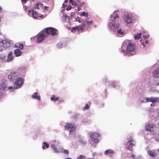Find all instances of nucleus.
<instances>
[{"label": "nucleus", "instance_id": "c03bdc74", "mask_svg": "<svg viewBox=\"0 0 159 159\" xmlns=\"http://www.w3.org/2000/svg\"><path fill=\"white\" fill-rule=\"evenodd\" d=\"M67 17L66 15H64L62 16V19H63V20H65L66 19Z\"/></svg>", "mask_w": 159, "mask_h": 159}, {"label": "nucleus", "instance_id": "f3484780", "mask_svg": "<svg viewBox=\"0 0 159 159\" xmlns=\"http://www.w3.org/2000/svg\"><path fill=\"white\" fill-rule=\"evenodd\" d=\"M119 25L118 24H110L109 25V26L110 27V28L113 31V30L114 29H115L116 28H117L118 27H119Z\"/></svg>", "mask_w": 159, "mask_h": 159}, {"label": "nucleus", "instance_id": "a18cd8bd", "mask_svg": "<svg viewBox=\"0 0 159 159\" xmlns=\"http://www.w3.org/2000/svg\"><path fill=\"white\" fill-rule=\"evenodd\" d=\"M149 36V35L148 34H147V35H143V36L144 38H145L144 39H146L148 38Z\"/></svg>", "mask_w": 159, "mask_h": 159}, {"label": "nucleus", "instance_id": "f03ea898", "mask_svg": "<svg viewBox=\"0 0 159 159\" xmlns=\"http://www.w3.org/2000/svg\"><path fill=\"white\" fill-rule=\"evenodd\" d=\"M24 83V80L21 78H19L17 79L14 84V87L15 89L20 88L21 87Z\"/></svg>", "mask_w": 159, "mask_h": 159}, {"label": "nucleus", "instance_id": "37998d69", "mask_svg": "<svg viewBox=\"0 0 159 159\" xmlns=\"http://www.w3.org/2000/svg\"><path fill=\"white\" fill-rule=\"evenodd\" d=\"M72 8V7L70 5H69L66 8V10L67 11H68L69 10H71Z\"/></svg>", "mask_w": 159, "mask_h": 159}, {"label": "nucleus", "instance_id": "603ef678", "mask_svg": "<svg viewBox=\"0 0 159 159\" xmlns=\"http://www.w3.org/2000/svg\"><path fill=\"white\" fill-rule=\"evenodd\" d=\"M21 1L22 2H26L27 0H21Z\"/></svg>", "mask_w": 159, "mask_h": 159}, {"label": "nucleus", "instance_id": "20e7f679", "mask_svg": "<svg viewBox=\"0 0 159 159\" xmlns=\"http://www.w3.org/2000/svg\"><path fill=\"white\" fill-rule=\"evenodd\" d=\"M100 137L99 134L96 133H92L90 135L91 141L94 143H97L99 142V139Z\"/></svg>", "mask_w": 159, "mask_h": 159}, {"label": "nucleus", "instance_id": "09e8293b", "mask_svg": "<svg viewBox=\"0 0 159 159\" xmlns=\"http://www.w3.org/2000/svg\"><path fill=\"white\" fill-rule=\"evenodd\" d=\"M75 12H72L70 13L71 16H73L75 14Z\"/></svg>", "mask_w": 159, "mask_h": 159}, {"label": "nucleus", "instance_id": "a878e982", "mask_svg": "<svg viewBox=\"0 0 159 159\" xmlns=\"http://www.w3.org/2000/svg\"><path fill=\"white\" fill-rule=\"evenodd\" d=\"M59 99V98H56L55 96L53 95L51 98V100L52 101H54V102L58 100Z\"/></svg>", "mask_w": 159, "mask_h": 159}, {"label": "nucleus", "instance_id": "a211bd4d", "mask_svg": "<svg viewBox=\"0 0 159 159\" xmlns=\"http://www.w3.org/2000/svg\"><path fill=\"white\" fill-rule=\"evenodd\" d=\"M140 42L142 45L143 46L145 47L146 46V44L148 45V41L146 39H144L143 40L142 39L140 40Z\"/></svg>", "mask_w": 159, "mask_h": 159}, {"label": "nucleus", "instance_id": "864d4df0", "mask_svg": "<svg viewBox=\"0 0 159 159\" xmlns=\"http://www.w3.org/2000/svg\"><path fill=\"white\" fill-rule=\"evenodd\" d=\"M156 86H159V83H157L156 84Z\"/></svg>", "mask_w": 159, "mask_h": 159}, {"label": "nucleus", "instance_id": "6e6d98bb", "mask_svg": "<svg viewBox=\"0 0 159 159\" xmlns=\"http://www.w3.org/2000/svg\"><path fill=\"white\" fill-rule=\"evenodd\" d=\"M68 2V0H65V2L66 3H67Z\"/></svg>", "mask_w": 159, "mask_h": 159}, {"label": "nucleus", "instance_id": "7c9ffc66", "mask_svg": "<svg viewBox=\"0 0 159 159\" xmlns=\"http://www.w3.org/2000/svg\"><path fill=\"white\" fill-rule=\"evenodd\" d=\"M42 5V4L40 2H38L35 5V6L34 7V9H39V5Z\"/></svg>", "mask_w": 159, "mask_h": 159}, {"label": "nucleus", "instance_id": "6e6552de", "mask_svg": "<svg viewBox=\"0 0 159 159\" xmlns=\"http://www.w3.org/2000/svg\"><path fill=\"white\" fill-rule=\"evenodd\" d=\"M134 145V144H133V139L130 138L127 144V146H128V147L126 148L132 151L133 149L132 147Z\"/></svg>", "mask_w": 159, "mask_h": 159}, {"label": "nucleus", "instance_id": "f704fd0d", "mask_svg": "<svg viewBox=\"0 0 159 159\" xmlns=\"http://www.w3.org/2000/svg\"><path fill=\"white\" fill-rule=\"evenodd\" d=\"M89 108V107L88 104H86L84 107H83V109L84 111L85 109L88 110Z\"/></svg>", "mask_w": 159, "mask_h": 159}, {"label": "nucleus", "instance_id": "de8ad7c7", "mask_svg": "<svg viewBox=\"0 0 159 159\" xmlns=\"http://www.w3.org/2000/svg\"><path fill=\"white\" fill-rule=\"evenodd\" d=\"M13 89L12 86H10L8 87V89L9 90H11Z\"/></svg>", "mask_w": 159, "mask_h": 159}, {"label": "nucleus", "instance_id": "2f4dec72", "mask_svg": "<svg viewBox=\"0 0 159 159\" xmlns=\"http://www.w3.org/2000/svg\"><path fill=\"white\" fill-rule=\"evenodd\" d=\"M82 20H81V18L79 16H77L75 19V21L78 22L79 23L82 22Z\"/></svg>", "mask_w": 159, "mask_h": 159}, {"label": "nucleus", "instance_id": "4c0bfd02", "mask_svg": "<svg viewBox=\"0 0 159 159\" xmlns=\"http://www.w3.org/2000/svg\"><path fill=\"white\" fill-rule=\"evenodd\" d=\"M117 32L118 34H120V35H122L123 34V31H122L120 29L119 30H117Z\"/></svg>", "mask_w": 159, "mask_h": 159}, {"label": "nucleus", "instance_id": "8fccbe9b", "mask_svg": "<svg viewBox=\"0 0 159 159\" xmlns=\"http://www.w3.org/2000/svg\"><path fill=\"white\" fill-rule=\"evenodd\" d=\"M62 7H63V8H65L66 7V4H63Z\"/></svg>", "mask_w": 159, "mask_h": 159}, {"label": "nucleus", "instance_id": "473e14b6", "mask_svg": "<svg viewBox=\"0 0 159 159\" xmlns=\"http://www.w3.org/2000/svg\"><path fill=\"white\" fill-rule=\"evenodd\" d=\"M111 18H113L114 19H116V18H118L119 17L118 15L117 14H114L111 15Z\"/></svg>", "mask_w": 159, "mask_h": 159}, {"label": "nucleus", "instance_id": "ea45409f", "mask_svg": "<svg viewBox=\"0 0 159 159\" xmlns=\"http://www.w3.org/2000/svg\"><path fill=\"white\" fill-rule=\"evenodd\" d=\"M2 87H1V85H0V89H4L6 88V86L4 84H2Z\"/></svg>", "mask_w": 159, "mask_h": 159}, {"label": "nucleus", "instance_id": "ddd939ff", "mask_svg": "<svg viewBox=\"0 0 159 159\" xmlns=\"http://www.w3.org/2000/svg\"><path fill=\"white\" fill-rule=\"evenodd\" d=\"M28 11L30 14V13L32 12V16L34 18L36 19L38 17V13L35 11H34L33 9H31L30 10H29Z\"/></svg>", "mask_w": 159, "mask_h": 159}, {"label": "nucleus", "instance_id": "72a5a7b5", "mask_svg": "<svg viewBox=\"0 0 159 159\" xmlns=\"http://www.w3.org/2000/svg\"><path fill=\"white\" fill-rule=\"evenodd\" d=\"M4 50L3 46L1 41H0V51H2Z\"/></svg>", "mask_w": 159, "mask_h": 159}, {"label": "nucleus", "instance_id": "aec40b11", "mask_svg": "<svg viewBox=\"0 0 159 159\" xmlns=\"http://www.w3.org/2000/svg\"><path fill=\"white\" fill-rule=\"evenodd\" d=\"M31 97L33 98H36L38 100L40 101V97L38 95L37 92L34 93V94L31 96Z\"/></svg>", "mask_w": 159, "mask_h": 159}, {"label": "nucleus", "instance_id": "3c124183", "mask_svg": "<svg viewBox=\"0 0 159 159\" xmlns=\"http://www.w3.org/2000/svg\"><path fill=\"white\" fill-rule=\"evenodd\" d=\"M78 8H77V10L78 11H80L81 10V8H80V7L79 6L78 7Z\"/></svg>", "mask_w": 159, "mask_h": 159}, {"label": "nucleus", "instance_id": "5701e85b", "mask_svg": "<svg viewBox=\"0 0 159 159\" xmlns=\"http://www.w3.org/2000/svg\"><path fill=\"white\" fill-rule=\"evenodd\" d=\"M79 27H78V25L77 26H76L75 27H74L72 28L71 30V31L72 32H75L76 31V30L79 32H80L81 30H79Z\"/></svg>", "mask_w": 159, "mask_h": 159}, {"label": "nucleus", "instance_id": "e433bc0d", "mask_svg": "<svg viewBox=\"0 0 159 159\" xmlns=\"http://www.w3.org/2000/svg\"><path fill=\"white\" fill-rule=\"evenodd\" d=\"M80 142L81 144H82L83 145H85L87 143L85 141H84L83 139H80Z\"/></svg>", "mask_w": 159, "mask_h": 159}, {"label": "nucleus", "instance_id": "052dcab7", "mask_svg": "<svg viewBox=\"0 0 159 159\" xmlns=\"http://www.w3.org/2000/svg\"><path fill=\"white\" fill-rule=\"evenodd\" d=\"M113 87H115V85H113Z\"/></svg>", "mask_w": 159, "mask_h": 159}, {"label": "nucleus", "instance_id": "b1692460", "mask_svg": "<svg viewBox=\"0 0 159 159\" xmlns=\"http://www.w3.org/2000/svg\"><path fill=\"white\" fill-rule=\"evenodd\" d=\"M148 154L152 157H155L156 155V153L154 151L149 150L148 151Z\"/></svg>", "mask_w": 159, "mask_h": 159}, {"label": "nucleus", "instance_id": "423d86ee", "mask_svg": "<svg viewBox=\"0 0 159 159\" xmlns=\"http://www.w3.org/2000/svg\"><path fill=\"white\" fill-rule=\"evenodd\" d=\"M19 73L17 72H13L11 73L8 76V79L10 80H15L19 77Z\"/></svg>", "mask_w": 159, "mask_h": 159}, {"label": "nucleus", "instance_id": "6ab92c4d", "mask_svg": "<svg viewBox=\"0 0 159 159\" xmlns=\"http://www.w3.org/2000/svg\"><path fill=\"white\" fill-rule=\"evenodd\" d=\"M125 21L126 23L127 24L131 23V19L129 17V15H126L125 18Z\"/></svg>", "mask_w": 159, "mask_h": 159}, {"label": "nucleus", "instance_id": "393cba45", "mask_svg": "<svg viewBox=\"0 0 159 159\" xmlns=\"http://www.w3.org/2000/svg\"><path fill=\"white\" fill-rule=\"evenodd\" d=\"M70 3H71L72 5H74L75 7H78L79 4L77 3L75 1H73V0H69Z\"/></svg>", "mask_w": 159, "mask_h": 159}, {"label": "nucleus", "instance_id": "c9c22d12", "mask_svg": "<svg viewBox=\"0 0 159 159\" xmlns=\"http://www.w3.org/2000/svg\"><path fill=\"white\" fill-rule=\"evenodd\" d=\"M78 3L79 4V6L80 7H82L84 4V3L83 2H81L80 1L78 0Z\"/></svg>", "mask_w": 159, "mask_h": 159}, {"label": "nucleus", "instance_id": "4d7b16f0", "mask_svg": "<svg viewBox=\"0 0 159 159\" xmlns=\"http://www.w3.org/2000/svg\"><path fill=\"white\" fill-rule=\"evenodd\" d=\"M2 11V8L1 7H0V12H1Z\"/></svg>", "mask_w": 159, "mask_h": 159}, {"label": "nucleus", "instance_id": "9d476101", "mask_svg": "<svg viewBox=\"0 0 159 159\" xmlns=\"http://www.w3.org/2000/svg\"><path fill=\"white\" fill-rule=\"evenodd\" d=\"M45 35L44 33H41L39 34L37 38V43H41L44 39Z\"/></svg>", "mask_w": 159, "mask_h": 159}, {"label": "nucleus", "instance_id": "c756f323", "mask_svg": "<svg viewBox=\"0 0 159 159\" xmlns=\"http://www.w3.org/2000/svg\"><path fill=\"white\" fill-rule=\"evenodd\" d=\"M80 16H84L86 17H87L88 16L89 14L87 12H85L84 11H83L81 13Z\"/></svg>", "mask_w": 159, "mask_h": 159}, {"label": "nucleus", "instance_id": "2eb2a0df", "mask_svg": "<svg viewBox=\"0 0 159 159\" xmlns=\"http://www.w3.org/2000/svg\"><path fill=\"white\" fill-rule=\"evenodd\" d=\"M114 152L111 149H107L105 152V154L110 157H112Z\"/></svg>", "mask_w": 159, "mask_h": 159}, {"label": "nucleus", "instance_id": "58836bf2", "mask_svg": "<svg viewBox=\"0 0 159 159\" xmlns=\"http://www.w3.org/2000/svg\"><path fill=\"white\" fill-rule=\"evenodd\" d=\"M51 146L52 147V148H53L55 152H58V151L57 150V148H55V146L54 145H52Z\"/></svg>", "mask_w": 159, "mask_h": 159}, {"label": "nucleus", "instance_id": "dca6fc26", "mask_svg": "<svg viewBox=\"0 0 159 159\" xmlns=\"http://www.w3.org/2000/svg\"><path fill=\"white\" fill-rule=\"evenodd\" d=\"M14 53L16 57H18L21 55L22 52L20 49H16L14 51Z\"/></svg>", "mask_w": 159, "mask_h": 159}, {"label": "nucleus", "instance_id": "4be33fe9", "mask_svg": "<svg viewBox=\"0 0 159 159\" xmlns=\"http://www.w3.org/2000/svg\"><path fill=\"white\" fill-rule=\"evenodd\" d=\"M15 46L21 49H23L24 48L23 44L22 43H17L15 44Z\"/></svg>", "mask_w": 159, "mask_h": 159}, {"label": "nucleus", "instance_id": "0eeeda50", "mask_svg": "<svg viewBox=\"0 0 159 159\" xmlns=\"http://www.w3.org/2000/svg\"><path fill=\"white\" fill-rule=\"evenodd\" d=\"M145 100L147 102H151L154 103L156 102H158L159 98L158 97H152L150 98H146Z\"/></svg>", "mask_w": 159, "mask_h": 159}, {"label": "nucleus", "instance_id": "cd10ccee", "mask_svg": "<svg viewBox=\"0 0 159 159\" xmlns=\"http://www.w3.org/2000/svg\"><path fill=\"white\" fill-rule=\"evenodd\" d=\"M43 146L42 147V148L43 149H45V146H46L47 148H49V144L47 143L46 142H44L43 143Z\"/></svg>", "mask_w": 159, "mask_h": 159}, {"label": "nucleus", "instance_id": "49530a36", "mask_svg": "<svg viewBox=\"0 0 159 159\" xmlns=\"http://www.w3.org/2000/svg\"><path fill=\"white\" fill-rule=\"evenodd\" d=\"M131 156L133 159H134L135 158V155L133 154L132 153H131Z\"/></svg>", "mask_w": 159, "mask_h": 159}, {"label": "nucleus", "instance_id": "39448f33", "mask_svg": "<svg viewBox=\"0 0 159 159\" xmlns=\"http://www.w3.org/2000/svg\"><path fill=\"white\" fill-rule=\"evenodd\" d=\"M65 128L66 129H69L70 133L74 131L75 129V126L71 124H69L65 126Z\"/></svg>", "mask_w": 159, "mask_h": 159}, {"label": "nucleus", "instance_id": "f8f14e48", "mask_svg": "<svg viewBox=\"0 0 159 159\" xmlns=\"http://www.w3.org/2000/svg\"><path fill=\"white\" fill-rule=\"evenodd\" d=\"M82 23L78 25L79 27V30H81V32L84 31V28L83 27H85L86 25V23L84 21H82Z\"/></svg>", "mask_w": 159, "mask_h": 159}, {"label": "nucleus", "instance_id": "680f3d73", "mask_svg": "<svg viewBox=\"0 0 159 159\" xmlns=\"http://www.w3.org/2000/svg\"><path fill=\"white\" fill-rule=\"evenodd\" d=\"M158 152H159V149H158Z\"/></svg>", "mask_w": 159, "mask_h": 159}, {"label": "nucleus", "instance_id": "9b49d317", "mask_svg": "<svg viewBox=\"0 0 159 159\" xmlns=\"http://www.w3.org/2000/svg\"><path fill=\"white\" fill-rule=\"evenodd\" d=\"M14 59V57L12 56V52L11 51L8 55L7 61L9 62L12 61Z\"/></svg>", "mask_w": 159, "mask_h": 159}, {"label": "nucleus", "instance_id": "13d9d810", "mask_svg": "<svg viewBox=\"0 0 159 159\" xmlns=\"http://www.w3.org/2000/svg\"><path fill=\"white\" fill-rule=\"evenodd\" d=\"M65 159H72L68 157V158H66Z\"/></svg>", "mask_w": 159, "mask_h": 159}, {"label": "nucleus", "instance_id": "412c9836", "mask_svg": "<svg viewBox=\"0 0 159 159\" xmlns=\"http://www.w3.org/2000/svg\"><path fill=\"white\" fill-rule=\"evenodd\" d=\"M153 75L155 77H159V68L154 71Z\"/></svg>", "mask_w": 159, "mask_h": 159}, {"label": "nucleus", "instance_id": "a19ab883", "mask_svg": "<svg viewBox=\"0 0 159 159\" xmlns=\"http://www.w3.org/2000/svg\"><path fill=\"white\" fill-rule=\"evenodd\" d=\"M85 156H84L82 155H80L79 156L78 159H85Z\"/></svg>", "mask_w": 159, "mask_h": 159}, {"label": "nucleus", "instance_id": "4468645a", "mask_svg": "<svg viewBox=\"0 0 159 159\" xmlns=\"http://www.w3.org/2000/svg\"><path fill=\"white\" fill-rule=\"evenodd\" d=\"M1 42L2 43L3 45V46L4 49L9 47L10 45V42L8 41L4 40L1 41Z\"/></svg>", "mask_w": 159, "mask_h": 159}, {"label": "nucleus", "instance_id": "7ed1b4c3", "mask_svg": "<svg viewBox=\"0 0 159 159\" xmlns=\"http://www.w3.org/2000/svg\"><path fill=\"white\" fill-rule=\"evenodd\" d=\"M46 33L48 34H51L52 36H54L57 34V31L55 28L49 27L45 29Z\"/></svg>", "mask_w": 159, "mask_h": 159}, {"label": "nucleus", "instance_id": "f257e3e1", "mask_svg": "<svg viewBox=\"0 0 159 159\" xmlns=\"http://www.w3.org/2000/svg\"><path fill=\"white\" fill-rule=\"evenodd\" d=\"M126 51L122 50L121 51L123 53L124 55L128 54V56L133 55L136 52V48L134 44L129 43L127 44L126 47Z\"/></svg>", "mask_w": 159, "mask_h": 159}, {"label": "nucleus", "instance_id": "79ce46f5", "mask_svg": "<svg viewBox=\"0 0 159 159\" xmlns=\"http://www.w3.org/2000/svg\"><path fill=\"white\" fill-rule=\"evenodd\" d=\"M63 152L64 153L66 154H68L69 153V152L68 151V150H66V149L64 150L63 151Z\"/></svg>", "mask_w": 159, "mask_h": 159}, {"label": "nucleus", "instance_id": "1a4fd4ad", "mask_svg": "<svg viewBox=\"0 0 159 159\" xmlns=\"http://www.w3.org/2000/svg\"><path fill=\"white\" fill-rule=\"evenodd\" d=\"M155 126V125L153 124H149L146 126L145 129L147 131H152L153 130V128Z\"/></svg>", "mask_w": 159, "mask_h": 159}, {"label": "nucleus", "instance_id": "5fc2aeb1", "mask_svg": "<svg viewBox=\"0 0 159 159\" xmlns=\"http://www.w3.org/2000/svg\"><path fill=\"white\" fill-rule=\"evenodd\" d=\"M48 8V7H47L46 6H45V7H44V10H45V9H47V8Z\"/></svg>", "mask_w": 159, "mask_h": 159}, {"label": "nucleus", "instance_id": "e2e57ef3", "mask_svg": "<svg viewBox=\"0 0 159 159\" xmlns=\"http://www.w3.org/2000/svg\"><path fill=\"white\" fill-rule=\"evenodd\" d=\"M32 1H34L35 0H31Z\"/></svg>", "mask_w": 159, "mask_h": 159}, {"label": "nucleus", "instance_id": "bb28decb", "mask_svg": "<svg viewBox=\"0 0 159 159\" xmlns=\"http://www.w3.org/2000/svg\"><path fill=\"white\" fill-rule=\"evenodd\" d=\"M141 34L139 33V34L137 33V34H135L134 37V39L136 40L139 39L140 38Z\"/></svg>", "mask_w": 159, "mask_h": 159}, {"label": "nucleus", "instance_id": "c85d7f7f", "mask_svg": "<svg viewBox=\"0 0 159 159\" xmlns=\"http://www.w3.org/2000/svg\"><path fill=\"white\" fill-rule=\"evenodd\" d=\"M89 19L87 18L85 20V22H86L88 26H89L90 25H91L93 22V21L92 20L89 21Z\"/></svg>", "mask_w": 159, "mask_h": 159}, {"label": "nucleus", "instance_id": "bf43d9fd", "mask_svg": "<svg viewBox=\"0 0 159 159\" xmlns=\"http://www.w3.org/2000/svg\"><path fill=\"white\" fill-rule=\"evenodd\" d=\"M43 16L42 15H41L39 17L40 18H42V17Z\"/></svg>", "mask_w": 159, "mask_h": 159}]
</instances>
